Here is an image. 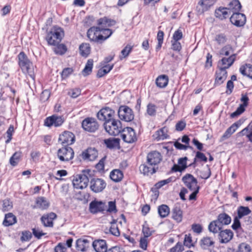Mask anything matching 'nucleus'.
<instances>
[{"label":"nucleus","mask_w":252,"mask_h":252,"mask_svg":"<svg viewBox=\"0 0 252 252\" xmlns=\"http://www.w3.org/2000/svg\"><path fill=\"white\" fill-rule=\"evenodd\" d=\"M216 75L215 83L220 85L226 79L227 71L224 69L219 68V70L216 71Z\"/></svg>","instance_id":"nucleus-26"},{"label":"nucleus","mask_w":252,"mask_h":252,"mask_svg":"<svg viewBox=\"0 0 252 252\" xmlns=\"http://www.w3.org/2000/svg\"><path fill=\"white\" fill-rule=\"evenodd\" d=\"M113 65H107L103 66L102 68L98 70L97 76L98 77H102L107 73H108L113 68Z\"/></svg>","instance_id":"nucleus-44"},{"label":"nucleus","mask_w":252,"mask_h":252,"mask_svg":"<svg viewBox=\"0 0 252 252\" xmlns=\"http://www.w3.org/2000/svg\"><path fill=\"white\" fill-rule=\"evenodd\" d=\"M87 36L91 41L101 43L102 36L101 34L100 28L91 27L87 32Z\"/></svg>","instance_id":"nucleus-13"},{"label":"nucleus","mask_w":252,"mask_h":252,"mask_svg":"<svg viewBox=\"0 0 252 252\" xmlns=\"http://www.w3.org/2000/svg\"><path fill=\"white\" fill-rule=\"evenodd\" d=\"M168 83V78L165 75H162L159 76L156 80L157 86L160 88L165 87Z\"/></svg>","instance_id":"nucleus-37"},{"label":"nucleus","mask_w":252,"mask_h":252,"mask_svg":"<svg viewBox=\"0 0 252 252\" xmlns=\"http://www.w3.org/2000/svg\"><path fill=\"white\" fill-rule=\"evenodd\" d=\"M118 116L120 119L126 122H130L134 119V114L132 110L126 106L120 107Z\"/></svg>","instance_id":"nucleus-9"},{"label":"nucleus","mask_w":252,"mask_h":252,"mask_svg":"<svg viewBox=\"0 0 252 252\" xmlns=\"http://www.w3.org/2000/svg\"><path fill=\"white\" fill-rule=\"evenodd\" d=\"M182 181L186 186L190 190H194L199 187L197 186V180L191 174H187L182 178Z\"/></svg>","instance_id":"nucleus-14"},{"label":"nucleus","mask_w":252,"mask_h":252,"mask_svg":"<svg viewBox=\"0 0 252 252\" xmlns=\"http://www.w3.org/2000/svg\"><path fill=\"white\" fill-rule=\"evenodd\" d=\"M66 50H67V49H66V46L63 44L58 45L54 49V51L55 53L56 54H59V55L64 54L66 52Z\"/></svg>","instance_id":"nucleus-52"},{"label":"nucleus","mask_w":252,"mask_h":252,"mask_svg":"<svg viewBox=\"0 0 252 252\" xmlns=\"http://www.w3.org/2000/svg\"><path fill=\"white\" fill-rule=\"evenodd\" d=\"M230 21L237 27H243L246 24V17L244 14L237 12L232 14L230 17Z\"/></svg>","instance_id":"nucleus-12"},{"label":"nucleus","mask_w":252,"mask_h":252,"mask_svg":"<svg viewBox=\"0 0 252 252\" xmlns=\"http://www.w3.org/2000/svg\"><path fill=\"white\" fill-rule=\"evenodd\" d=\"M251 210L248 207L243 206H239L237 209V217L241 219L243 217L249 215L251 213Z\"/></svg>","instance_id":"nucleus-40"},{"label":"nucleus","mask_w":252,"mask_h":252,"mask_svg":"<svg viewBox=\"0 0 252 252\" xmlns=\"http://www.w3.org/2000/svg\"><path fill=\"white\" fill-rule=\"evenodd\" d=\"M106 208L105 202L94 200L90 203L89 210L91 213L96 214L98 213H103Z\"/></svg>","instance_id":"nucleus-8"},{"label":"nucleus","mask_w":252,"mask_h":252,"mask_svg":"<svg viewBox=\"0 0 252 252\" xmlns=\"http://www.w3.org/2000/svg\"><path fill=\"white\" fill-rule=\"evenodd\" d=\"M115 111L109 107L102 108L97 114L98 119L102 121L107 122L113 119Z\"/></svg>","instance_id":"nucleus-10"},{"label":"nucleus","mask_w":252,"mask_h":252,"mask_svg":"<svg viewBox=\"0 0 252 252\" xmlns=\"http://www.w3.org/2000/svg\"><path fill=\"white\" fill-rule=\"evenodd\" d=\"M32 231L34 236L38 239H40L42 236L46 234V233L43 232L38 227L32 228Z\"/></svg>","instance_id":"nucleus-55"},{"label":"nucleus","mask_w":252,"mask_h":252,"mask_svg":"<svg viewBox=\"0 0 252 252\" xmlns=\"http://www.w3.org/2000/svg\"><path fill=\"white\" fill-rule=\"evenodd\" d=\"M57 218V215L53 212L42 216L41 221L45 227H52L54 225L53 220Z\"/></svg>","instance_id":"nucleus-17"},{"label":"nucleus","mask_w":252,"mask_h":252,"mask_svg":"<svg viewBox=\"0 0 252 252\" xmlns=\"http://www.w3.org/2000/svg\"><path fill=\"white\" fill-rule=\"evenodd\" d=\"M94 61L92 59H89L88 60L85 68L82 70V74L84 76H87L89 75L92 71V68L93 67Z\"/></svg>","instance_id":"nucleus-43"},{"label":"nucleus","mask_w":252,"mask_h":252,"mask_svg":"<svg viewBox=\"0 0 252 252\" xmlns=\"http://www.w3.org/2000/svg\"><path fill=\"white\" fill-rule=\"evenodd\" d=\"M236 54H233L228 58H222L218 62V67L219 68L224 69L229 68L234 63L235 61Z\"/></svg>","instance_id":"nucleus-15"},{"label":"nucleus","mask_w":252,"mask_h":252,"mask_svg":"<svg viewBox=\"0 0 252 252\" xmlns=\"http://www.w3.org/2000/svg\"><path fill=\"white\" fill-rule=\"evenodd\" d=\"M12 207L13 203L9 199H5L2 201V210L3 212L8 211L11 210Z\"/></svg>","instance_id":"nucleus-49"},{"label":"nucleus","mask_w":252,"mask_h":252,"mask_svg":"<svg viewBox=\"0 0 252 252\" xmlns=\"http://www.w3.org/2000/svg\"><path fill=\"white\" fill-rule=\"evenodd\" d=\"M14 131V129L13 126L10 125L6 131L7 139L5 141L6 143H8L11 140Z\"/></svg>","instance_id":"nucleus-57"},{"label":"nucleus","mask_w":252,"mask_h":252,"mask_svg":"<svg viewBox=\"0 0 252 252\" xmlns=\"http://www.w3.org/2000/svg\"><path fill=\"white\" fill-rule=\"evenodd\" d=\"M215 243L213 238L208 236L204 237L200 242V246L204 250L214 248Z\"/></svg>","instance_id":"nucleus-22"},{"label":"nucleus","mask_w":252,"mask_h":252,"mask_svg":"<svg viewBox=\"0 0 252 252\" xmlns=\"http://www.w3.org/2000/svg\"><path fill=\"white\" fill-rule=\"evenodd\" d=\"M156 105L150 103L147 105V112L150 116H155L156 113Z\"/></svg>","instance_id":"nucleus-59"},{"label":"nucleus","mask_w":252,"mask_h":252,"mask_svg":"<svg viewBox=\"0 0 252 252\" xmlns=\"http://www.w3.org/2000/svg\"><path fill=\"white\" fill-rule=\"evenodd\" d=\"M222 228V226L217 221V220L211 221L208 225V230L214 234L220 232Z\"/></svg>","instance_id":"nucleus-29"},{"label":"nucleus","mask_w":252,"mask_h":252,"mask_svg":"<svg viewBox=\"0 0 252 252\" xmlns=\"http://www.w3.org/2000/svg\"><path fill=\"white\" fill-rule=\"evenodd\" d=\"M184 246L190 248L193 246L192 237L190 234H186L184 238Z\"/></svg>","instance_id":"nucleus-53"},{"label":"nucleus","mask_w":252,"mask_h":252,"mask_svg":"<svg viewBox=\"0 0 252 252\" xmlns=\"http://www.w3.org/2000/svg\"><path fill=\"white\" fill-rule=\"evenodd\" d=\"M172 218L177 222H180L183 219V211L181 209V204L176 203L172 210Z\"/></svg>","instance_id":"nucleus-18"},{"label":"nucleus","mask_w":252,"mask_h":252,"mask_svg":"<svg viewBox=\"0 0 252 252\" xmlns=\"http://www.w3.org/2000/svg\"><path fill=\"white\" fill-rule=\"evenodd\" d=\"M188 158H179L178 164H174L172 168V171L174 172H182L187 167V160Z\"/></svg>","instance_id":"nucleus-27"},{"label":"nucleus","mask_w":252,"mask_h":252,"mask_svg":"<svg viewBox=\"0 0 252 252\" xmlns=\"http://www.w3.org/2000/svg\"><path fill=\"white\" fill-rule=\"evenodd\" d=\"M237 252H252V251L250 245L242 243L238 246Z\"/></svg>","instance_id":"nucleus-50"},{"label":"nucleus","mask_w":252,"mask_h":252,"mask_svg":"<svg viewBox=\"0 0 252 252\" xmlns=\"http://www.w3.org/2000/svg\"><path fill=\"white\" fill-rule=\"evenodd\" d=\"M101 34L102 36L101 42L109 38L113 33L112 30L108 28H100Z\"/></svg>","instance_id":"nucleus-48"},{"label":"nucleus","mask_w":252,"mask_h":252,"mask_svg":"<svg viewBox=\"0 0 252 252\" xmlns=\"http://www.w3.org/2000/svg\"><path fill=\"white\" fill-rule=\"evenodd\" d=\"M239 125L237 123H234L226 130L223 136L227 138L229 137L236 131Z\"/></svg>","instance_id":"nucleus-46"},{"label":"nucleus","mask_w":252,"mask_h":252,"mask_svg":"<svg viewBox=\"0 0 252 252\" xmlns=\"http://www.w3.org/2000/svg\"><path fill=\"white\" fill-rule=\"evenodd\" d=\"M132 49V46L130 45H127L124 49L121 51V55L120 56V59L122 60L123 59L127 57Z\"/></svg>","instance_id":"nucleus-51"},{"label":"nucleus","mask_w":252,"mask_h":252,"mask_svg":"<svg viewBox=\"0 0 252 252\" xmlns=\"http://www.w3.org/2000/svg\"><path fill=\"white\" fill-rule=\"evenodd\" d=\"M168 128L166 127H163L159 130L157 131L153 135V137L157 141L163 140L167 139L169 135L167 134Z\"/></svg>","instance_id":"nucleus-24"},{"label":"nucleus","mask_w":252,"mask_h":252,"mask_svg":"<svg viewBox=\"0 0 252 252\" xmlns=\"http://www.w3.org/2000/svg\"><path fill=\"white\" fill-rule=\"evenodd\" d=\"M241 101L243 102V104H240V106L237 108V110L231 114V118H235L238 116L241 115L245 110V107L248 105V102L249 101V98L247 95H243L241 99Z\"/></svg>","instance_id":"nucleus-20"},{"label":"nucleus","mask_w":252,"mask_h":252,"mask_svg":"<svg viewBox=\"0 0 252 252\" xmlns=\"http://www.w3.org/2000/svg\"><path fill=\"white\" fill-rule=\"evenodd\" d=\"M242 6L238 0H233L227 5V8L231 14L239 12Z\"/></svg>","instance_id":"nucleus-25"},{"label":"nucleus","mask_w":252,"mask_h":252,"mask_svg":"<svg viewBox=\"0 0 252 252\" xmlns=\"http://www.w3.org/2000/svg\"><path fill=\"white\" fill-rule=\"evenodd\" d=\"M59 140L62 144L71 145L75 141V136L71 132L65 131L60 135Z\"/></svg>","instance_id":"nucleus-16"},{"label":"nucleus","mask_w":252,"mask_h":252,"mask_svg":"<svg viewBox=\"0 0 252 252\" xmlns=\"http://www.w3.org/2000/svg\"><path fill=\"white\" fill-rule=\"evenodd\" d=\"M161 158H147V164H143L139 166V170L141 173L144 175H148L149 173L153 174L156 173L158 167H156L161 161Z\"/></svg>","instance_id":"nucleus-2"},{"label":"nucleus","mask_w":252,"mask_h":252,"mask_svg":"<svg viewBox=\"0 0 252 252\" xmlns=\"http://www.w3.org/2000/svg\"><path fill=\"white\" fill-rule=\"evenodd\" d=\"M32 237V233L29 230H25L22 232L21 240L22 241H28Z\"/></svg>","instance_id":"nucleus-54"},{"label":"nucleus","mask_w":252,"mask_h":252,"mask_svg":"<svg viewBox=\"0 0 252 252\" xmlns=\"http://www.w3.org/2000/svg\"><path fill=\"white\" fill-rule=\"evenodd\" d=\"M172 179V177H170L167 179L160 181L155 185V187H156L158 189H160L164 185L171 182L173 181Z\"/></svg>","instance_id":"nucleus-58"},{"label":"nucleus","mask_w":252,"mask_h":252,"mask_svg":"<svg viewBox=\"0 0 252 252\" xmlns=\"http://www.w3.org/2000/svg\"><path fill=\"white\" fill-rule=\"evenodd\" d=\"M106 184L102 179L94 178L90 181V189L95 193L101 192L106 187Z\"/></svg>","instance_id":"nucleus-11"},{"label":"nucleus","mask_w":252,"mask_h":252,"mask_svg":"<svg viewBox=\"0 0 252 252\" xmlns=\"http://www.w3.org/2000/svg\"><path fill=\"white\" fill-rule=\"evenodd\" d=\"M121 137L124 142L127 143H133L137 140L135 131L129 127H127L122 130L121 132Z\"/></svg>","instance_id":"nucleus-7"},{"label":"nucleus","mask_w":252,"mask_h":252,"mask_svg":"<svg viewBox=\"0 0 252 252\" xmlns=\"http://www.w3.org/2000/svg\"><path fill=\"white\" fill-rule=\"evenodd\" d=\"M49 206V202L44 197H39L36 200V207L41 210L47 209Z\"/></svg>","instance_id":"nucleus-32"},{"label":"nucleus","mask_w":252,"mask_h":252,"mask_svg":"<svg viewBox=\"0 0 252 252\" xmlns=\"http://www.w3.org/2000/svg\"><path fill=\"white\" fill-rule=\"evenodd\" d=\"M58 158H73L74 151L73 149L69 147H65L58 150Z\"/></svg>","instance_id":"nucleus-23"},{"label":"nucleus","mask_w":252,"mask_h":252,"mask_svg":"<svg viewBox=\"0 0 252 252\" xmlns=\"http://www.w3.org/2000/svg\"><path fill=\"white\" fill-rule=\"evenodd\" d=\"M198 4L202 7V11L207 10L213 4L212 0H201Z\"/></svg>","instance_id":"nucleus-47"},{"label":"nucleus","mask_w":252,"mask_h":252,"mask_svg":"<svg viewBox=\"0 0 252 252\" xmlns=\"http://www.w3.org/2000/svg\"><path fill=\"white\" fill-rule=\"evenodd\" d=\"M107 212L112 213L114 212L116 213L117 212V210L116 208V203L115 201H109L108 202V208L106 209Z\"/></svg>","instance_id":"nucleus-64"},{"label":"nucleus","mask_w":252,"mask_h":252,"mask_svg":"<svg viewBox=\"0 0 252 252\" xmlns=\"http://www.w3.org/2000/svg\"><path fill=\"white\" fill-rule=\"evenodd\" d=\"M64 32L62 28L54 27L48 33L46 39L49 44L55 46L61 41Z\"/></svg>","instance_id":"nucleus-3"},{"label":"nucleus","mask_w":252,"mask_h":252,"mask_svg":"<svg viewBox=\"0 0 252 252\" xmlns=\"http://www.w3.org/2000/svg\"><path fill=\"white\" fill-rule=\"evenodd\" d=\"M217 220L222 226L229 224L231 220V217L225 213L219 214Z\"/></svg>","instance_id":"nucleus-35"},{"label":"nucleus","mask_w":252,"mask_h":252,"mask_svg":"<svg viewBox=\"0 0 252 252\" xmlns=\"http://www.w3.org/2000/svg\"><path fill=\"white\" fill-rule=\"evenodd\" d=\"M239 71L244 76L252 79V65L250 64H246L240 67Z\"/></svg>","instance_id":"nucleus-33"},{"label":"nucleus","mask_w":252,"mask_h":252,"mask_svg":"<svg viewBox=\"0 0 252 252\" xmlns=\"http://www.w3.org/2000/svg\"><path fill=\"white\" fill-rule=\"evenodd\" d=\"M231 14L229 13L227 7H220L215 11V15L217 18L223 20L227 18L229 15Z\"/></svg>","instance_id":"nucleus-28"},{"label":"nucleus","mask_w":252,"mask_h":252,"mask_svg":"<svg viewBox=\"0 0 252 252\" xmlns=\"http://www.w3.org/2000/svg\"><path fill=\"white\" fill-rule=\"evenodd\" d=\"M81 156L82 158H97L98 152L95 148L89 147L83 151Z\"/></svg>","instance_id":"nucleus-31"},{"label":"nucleus","mask_w":252,"mask_h":252,"mask_svg":"<svg viewBox=\"0 0 252 252\" xmlns=\"http://www.w3.org/2000/svg\"><path fill=\"white\" fill-rule=\"evenodd\" d=\"M170 213V208L165 204H162L158 207V213L161 218H164L168 216Z\"/></svg>","instance_id":"nucleus-39"},{"label":"nucleus","mask_w":252,"mask_h":252,"mask_svg":"<svg viewBox=\"0 0 252 252\" xmlns=\"http://www.w3.org/2000/svg\"><path fill=\"white\" fill-rule=\"evenodd\" d=\"M93 247L96 252H107L106 241L104 240H96L93 242Z\"/></svg>","instance_id":"nucleus-21"},{"label":"nucleus","mask_w":252,"mask_h":252,"mask_svg":"<svg viewBox=\"0 0 252 252\" xmlns=\"http://www.w3.org/2000/svg\"><path fill=\"white\" fill-rule=\"evenodd\" d=\"M18 63L23 72L34 80L35 75L33 70V66L32 62L28 59L26 55L21 52L18 55Z\"/></svg>","instance_id":"nucleus-1"},{"label":"nucleus","mask_w":252,"mask_h":252,"mask_svg":"<svg viewBox=\"0 0 252 252\" xmlns=\"http://www.w3.org/2000/svg\"><path fill=\"white\" fill-rule=\"evenodd\" d=\"M91 170L90 169L84 170L80 174L76 175L75 179L73 180V185L77 189H83L86 188L89 182V177Z\"/></svg>","instance_id":"nucleus-4"},{"label":"nucleus","mask_w":252,"mask_h":252,"mask_svg":"<svg viewBox=\"0 0 252 252\" xmlns=\"http://www.w3.org/2000/svg\"><path fill=\"white\" fill-rule=\"evenodd\" d=\"M50 96V92L48 90H44L40 95V100L45 102L48 100Z\"/></svg>","instance_id":"nucleus-60"},{"label":"nucleus","mask_w":252,"mask_h":252,"mask_svg":"<svg viewBox=\"0 0 252 252\" xmlns=\"http://www.w3.org/2000/svg\"><path fill=\"white\" fill-rule=\"evenodd\" d=\"M82 127L86 131L94 132L99 127V125L95 119L88 117L82 122Z\"/></svg>","instance_id":"nucleus-6"},{"label":"nucleus","mask_w":252,"mask_h":252,"mask_svg":"<svg viewBox=\"0 0 252 252\" xmlns=\"http://www.w3.org/2000/svg\"><path fill=\"white\" fill-rule=\"evenodd\" d=\"M142 232L145 237L148 238L152 234L153 231L151 230L148 224H144L142 228Z\"/></svg>","instance_id":"nucleus-63"},{"label":"nucleus","mask_w":252,"mask_h":252,"mask_svg":"<svg viewBox=\"0 0 252 252\" xmlns=\"http://www.w3.org/2000/svg\"><path fill=\"white\" fill-rule=\"evenodd\" d=\"M80 54L83 57H87L91 52V47L89 43H84L79 46Z\"/></svg>","instance_id":"nucleus-38"},{"label":"nucleus","mask_w":252,"mask_h":252,"mask_svg":"<svg viewBox=\"0 0 252 252\" xmlns=\"http://www.w3.org/2000/svg\"><path fill=\"white\" fill-rule=\"evenodd\" d=\"M240 218H238L237 217H235L233 220V223L231 226L232 229L234 230H238L239 229H241V223L240 221Z\"/></svg>","instance_id":"nucleus-61"},{"label":"nucleus","mask_w":252,"mask_h":252,"mask_svg":"<svg viewBox=\"0 0 252 252\" xmlns=\"http://www.w3.org/2000/svg\"><path fill=\"white\" fill-rule=\"evenodd\" d=\"M17 222L16 217L11 213L5 214L2 224L5 226L12 225Z\"/></svg>","instance_id":"nucleus-30"},{"label":"nucleus","mask_w":252,"mask_h":252,"mask_svg":"<svg viewBox=\"0 0 252 252\" xmlns=\"http://www.w3.org/2000/svg\"><path fill=\"white\" fill-rule=\"evenodd\" d=\"M123 176V172L119 169H114L110 174V178L115 182L121 181Z\"/></svg>","instance_id":"nucleus-36"},{"label":"nucleus","mask_w":252,"mask_h":252,"mask_svg":"<svg viewBox=\"0 0 252 252\" xmlns=\"http://www.w3.org/2000/svg\"><path fill=\"white\" fill-rule=\"evenodd\" d=\"M233 237V233L230 229L221 230L219 232V238L220 243H227Z\"/></svg>","instance_id":"nucleus-19"},{"label":"nucleus","mask_w":252,"mask_h":252,"mask_svg":"<svg viewBox=\"0 0 252 252\" xmlns=\"http://www.w3.org/2000/svg\"><path fill=\"white\" fill-rule=\"evenodd\" d=\"M89 241L87 239H79L76 242V246L78 251L84 252L86 251Z\"/></svg>","instance_id":"nucleus-41"},{"label":"nucleus","mask_w":252,"mask_h":252,"mask_svg":"<svg viewBox=\"0 0 252 252\" xmlns=\"http://www.w3.org/2000/svg\"><path fill=\"white\" fill-rule=\"evenodd\" d=\"M234 50L231 45L229 44L223 46L220 51V55L221 56H228L233 54Z\"/></svg>","instance_id":"nucleus-42"},{"label":"nucleus","mask_w":252,"mask_h":252,"mask_svg":"<svg viewBox=\"0 0 252 252\" xmlns=\"http://www.w3.org/2000/svg\"><path fill=\"white\" fill-rule=\"evenodd\" d=\"M211 174L210 169L207 166L206 168L204 169L201 171L200 176L202 179H207L210 177Z\"/></svg>","instance_id":"nucleus-56"},{"label":"nucleus","mask_w":252,"mask_h":252,"mask_svg":"<svg viewBox=\"0 0 252 252\" xmlns=\"http://www.w3.org/2000/svg\"><path fill=\"white\" fill-rule=\"evenodd\" d=\"M227 39V37L224 33H219L216 35L214 40L219 45H222L226 43Z\"/></svg>","instance_id":"nucleus-45"},{"label":"nucleus","mask_w":252,"mask_h":252,"mask_svg":"<svg viewBox=\"0 0 252 252\" xmlns=\"http://www.w3.org/2000/svg\"><path fill=\"white\" fill-rule=\"evenodd\" d=\"M115 24L116 22L115 21L106 17L100 18L98 20V25L100 26L99 28H107L114 25Z\"/></svg>","instance_id":"nucleus-34"},{"label":"nucleus","mask_w":252,"mask_h":252,"mask_svg":"<svg viewBox=\"0 0 252 252\" xmlns=\"http://www.w3.org/2000/svg\"><path fill=\"white\" fill-rule=\"evenodd\" d=\"M103 126L106 131L110 135H118L123 129L120 121L114 119L104 122Z\"/></svg>","instance_id":"nucleus-5"},{"label":"nucleus","mask_w":252,"mask_h":252,"mask_svg":"<svg viewBox=\"0 0 252 252\" xmlns=\"http://www.w3.org/2000/svg\"><path fill=\"white\" fill-rule=\"evenodd\" d=\"M184 250V247L180 242H178L173 248H171L169 252H182Z\"/></svg>","instance_id":"nucleus-62"}]
</instances>
